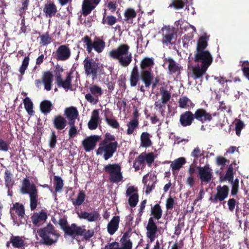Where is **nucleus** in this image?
<instances>
[{"mask_svg": "<svg viewBox=\"0 0 249 249\" xmlns=\"http://www.w3.org/2000/svg\"><path fill=\"white\" fill-rule=\"evenodd\" d=\"M195 61L197 65H192L191 62L188 64V77L194 79L201 77L204 75L213 61V57L208 51L195 52Z\"/></svg>", "mask_w": 249, "mask_h": 249, "instance_id": "1", "label": "nucleus"}, {"mask_svg": "<svg viewBox=\"0 0 249 249\" xmlns=\"http://www.w3.org/2000/svg\"><path fill=\"white\" fill-rule=\"evenodd\" d=\"M108 56L113 59L117 60L119 64L126 67L132 60V54L130 51V47L125 44H121L117 48L108 52Z\"/></svg>", "mask_w": 249, "mask_h": 249, "instance_id": "2", "label": "nucleus"}, {"mask_svg": "<svg viewBox=\"0 0 249 249\" xmlns=\"http://www.w3.org/2000/svg\"><path fill=\"white\" fill-rule=\"evenodd\" d=\"M37 233L41 237L43 243L47 245L55 243L59 236L52 224H48L44 228L39 230Z\"/></svg>", "mask_w": 249, "mask_h": 249, "instance_id": "3", "label": "nucleus"}, {"mask_svg": "<svg viewBox=\"0 0 249 249\" xmlns=\"http://www.w3.org/2000/svg\"><path fill=\"white\" fill-rule=\"evenodd\" d=\"M117 146V142H107L106 141H102L99 145L96 154L102 156L107 160L113 156Z\"/></svg>", "mask_w": 249, "mask_h": 249, "instance_id": "4", "label": "nucleus"}, {"mask_svg": "<svg viewBox=\"0 0 249 249\" xmlns=\"http://www.w3.org/2000/svg\"><path fill=\"white\" fill-rule=\"evenodd\" d=\"M22 194H29L30 198V208L35 210L37 206V190L34 184H30L28 179H24L21 188Z\"/></svg>", "mask_w": 249, "mask_h": 249, "instance_id": "5", "label": "nucleus"}, {"mask_svg": "<svg viewBox=\"0 0 249 249\" xmlns=\"http://www.w3.org/2000/svg\"><path fill=\"white\" fill-rule=\"evenodd\" d=\"M106 172L109 174L110 180L113 182H118L122 180L120 167L117 164H108L105 167Z\"/></svg>", "mask_w": 249, "mask_h": 249, "instance_id": "6", "label": "nucleus"}, {"mask_svg": "<svg viewBox=\"0 0 249 249\" xmlns=\"http://www.w3.org/2000/svg\"><path fill=\"white\" fill-rule=\"evenodd\" d=\"M216 194L212 196L209 199L212 202L214 203L224 200L227 198L229 194V188L227 186H218L216 187Z\"/></svg>", "mask_w": 249, "mask_h": 249, "instance_id": "7", "label": "nucleus"}, {"mask_svg": "<svg viewBox=\"0 0 249 249\" xmlns=\"http://www.w3.org/2000/svg\"><path fill=\"white\" fill-rule=\"evenodd\" d=\"M198 175L202 183L210 182L213 178L212 170L208 165L197 167Z\"/></svg>", "mask_w": 249, "mask_h": 249, "instance_id": "8", "label": "nucleus"}, {"mask_svg": "<svg viewBox=\"0 0 249 249\" xmlns=\"http://www.w3.org/2000/svg\"><path fill=\"white\" fill-rule=\"evenodd\" d=\"M84 69L87 75L94 77L97 72L98 65L93 60L86 58L84 61Z\"/></svg>", "mask_w": 249, "mask_h": 249, "instance_id": "9", "label": "nucleus"}, {"mask_svg": "<svg viewBox=\"0 0 249 249\" xmlns=\"http://www.w3.org/2000/svg\"><path fill=\"white\" fill-rule=\"evenodd\" d=\"M93 234L92 231H86L84 226L79 227L77 226L72 237L75 238L76 241L78 242L79 240L78 238L79 236L82 239H88L92 237Z\"/></svg>", "mask_w": 249, "mask_h": 249, "instance_id": "10", "label": "nucleus"}, {"mask_svg": "<svg viewBox=\"0 0 249 249\" xmlns=\"http://www.w3.org/2000/svg\"><path fill=\"white\" fill-rule=\"evenodd\" d=\"M101 123V119L99 116V110L98 109H94L91 113L90 119L88 122V128L90 130L96 129L98 125H100Z\"/></svg>", "mask_w": 249, "mask_h": 249, "instance_id": "11", "label": "nucleus"}, {"mask_svg": "<svg viewBox=\"0 0 249 249\" xmlns=\"http://www.w3.org/2000/svg\"><path fill=\"white\" fill-rule=\"evenodd\" d=\"M99 136L97 135L91 136L86 138L82 142L83 146L86 152L93 150L99 140Z\"/></svg>", "mask_w": 249, "mask_h": 249, "instance_id": "12", "label": "nucleus"}, {"mask_svg": "<svg viewBox=\"0 0 249 249\" xmlns=\"http://www.w3.org/2000/svg\"><path fill=\"white\" fill-rule=\"evenodd\" d=\"M164 64L167 66L169 73L170 74H174L178 75L180 74L181 67L172 59H166Z\"/></svg>", "mask_w": 249, "mask_h": 249, "instance_id": "13", "label": "nucleus"}, {"mask_svg": "<svg viewBox=\"0 0 249 249\" xmlns=\"http://www.w3.org/2000/svg\"><path fill=\"white\" fill-rule=\"evenodd\" d=\"M77 214L80 219H86L90 222L96 221L100 216L96 211H92L90 213L86 211H80L77 212Z\"/></svg>", "mask_w": 249, "mask_h": 249, "instance_id": "14", "label": "nucleus"}, {"mask_svg": "<svg viewBox=\"0 0 249 249\" xmlns=\"http://www.w3.org/2000/svg\"><path fill=\"white\" fill-rule=\"evenodd\" d=\"M161 32L163 36V44L168 45L171 43L175 35L174 29L169 26H164L162 28Z\"/></svg>", "mask_w": 249, "mask_h": 249, "instance_id": "15", "label": "nucleus"}, {"mask_svg": "<svg viewBox=\"0 0 249 249\" xmlns=\"http://www.w3.org/2000/svg\"><path fill=\"white\" fill-rule=\"evenodd\" d=\"M101 0H84L82 4L83 14L85 16L89 15L98 4Z\"/></svg>", "mask_w": 249, "mask_h": 249, "instance_id": "16", "label": "nucleus"}, {"mask_svg": "<svg viewBox=\"0 0 249 249\" xmlns=\"http://www.w3.org/2000/svg\"><path fill=\"white\" fill-rule=\"evenodd\" d=\"M146 229L147 237L150 239L151 241H153L156 237L157 226L154 222L153 217L149 218Z\"/></svg>", "mask_w": 249, "mask_h": 249, "instance_id": "17", "label": "nucleus"}, {"mask_svg": "<svg viewBox=\"0 0 249 249\" xmlns=\"http://www.w3.org/2000/svg\"><path fill=\"white\" fill-rule=\"evenodd\" d=\"M57 59L59 60H66L71 55V50L66 45H61L56 51Z\"/></svg>", "mask_w": 249, "mask_h": 249, "instance_id": "18", "label": "nucleus"}, {"mask_svg": "<svg viewBox=\"0 0 249 249\" xmlns=\"http://www.w3.org/2000/svg\"><path fill=\"white\" fill-rule=\"evenodd\" d=\"M195 115L191 112L186 111L180 115L179 122L183 126H189L192 124Z\"/></svg>", "mask_w": 249, "mask_h": 249, "instance_id": "19", "label": "nucleus"}, {"mask_svg": "<svg viewBox=\"0 0 249 249\" xmlns=\"http://www.w3.org/2000/svg\"><path fill=\"white\" fill-rule=\"evenodd\" d=\"M59 224L66 234L73 236L77 227L76 224H72L71 226H68L67 221L65 219H60Z\"/></svg>", "mask_w": 249, "mask_h": 249, "instance_id": "20", "label": "nucleus"}, {"mask_svg": "<svg viewBox=\"0 0 249 249\" xmlns=\"http://www.w3.org/2000/svg\"><path fill=\"white\" fill-rule=\"evenodd\" d=\"M47 218L46 213L43 210L38 213H36L31 217V220L33 224L36 226H39L40 223L44 221Z\"/></svg>", "mask_w": 249, "mask_h": 249, "instance_id": "21", "label": "nucleus"}, {"mask_svg": "<svg viewBox=\"0 0 249 249\" xmlns=\"http://www.w3.org/2000/svg\"><path fill=\"white\" fill-rule=\"evenodd\" d=\"M195 118L203 123L210 121L212 118L211 115L203 109H197L195 113Z\"/></svg>", "mask_w": 249, "mask_h": 249, "instance_id": "22", "label": "nucleus"}, {"mask_svg": "<svg viewBox=\"0 0 249 249\" xmlns=\"http://www.w3.org/2000/svg\"><path fill=\"white\" fill-rule=\"evenodd\" d=\"M42 80L44 86V89L48 91L52 89L53 81V76L52 74L49 71L44 72L42 78Z\"/></svg>", "mask_w": 249, "mask_h": 249, "instance_id": "23", "label": "nucleus"}, {"mask_svg": "<svg viewBox=\"0 0 249 249\" xmlns=\"http://www.w3.org/2000/svg\"><path fill=\"white\" fill-rule=\"evenodd\" d=\"M209 36L206 33L201 36L198 39L196 45V52L207 51L206 49L208 43L207 41L209 39Z\"/></svg>", "mask_w": 249, "mask_h": 249, "instance_id": "24", "label": "nucleus"}, {"mask_svg": "<svg viewBox=\"0 0 249 249\" xmlns=\"http://www.w3.org/2000/svg\"><path fill=\"white\" fill-rule=\"evenodd\" d=\"M53 124L56 129L62 130L66 127L67 121L63 117L57 115L54 117L53 120Z\"/></svg>", "mask_w": 249, "mask_h": 249, "instance_id": "25", "label": "nucleus"}, {"mask_svg": "<svg viewBox=\"0 0 249 249\" xmlns=\"http://www.w3.org/2000/svg\"><path fill=\"white\" fill-rule=\"evenodd\" d=\"M65 114L69 120V122L71 121L74 123L75 120L78 115V112L75 107H71L65 109Z\"/></svg>", "mask_w": 249, "mask_h": 249, "instance_id": "26", "label": "nucleus"}, {"mask_svg": "<svg viewBox=\"0 0 249 249\" xmlns=\"http://www.w3.org/2000/svg\"><path fill=\"white\" fill-rule=\"evenodd\" d=\"M186 161L184 157L178 158L172 161H170L171 163L170 167L172 171H178L180 170L183 165L185 164Z\"/></svg>", "mask_w": 249, "mask_h": 249, "instance_id": "27", "label": "nucleus"}, {"mask_svg": "<svg viewBox=\"0 0 249 249\" xmlns=\"http://www.w3.org/2000/svg\"><path fill=\"white\" fill-rule=\"evenodd\" d=\"M43 11L47 17H52L55 15L57 8L54 3L48 2L45 5Z\"/></svg>", "mask_w": 249, "mask_h": 249, "instance_id": "28", "label": "nucleus"}, {"mask_svg": "<svg viewBox=\"0 0 249 249\" xmlns=\"http://www.w3.org/2000/svg\"><path fill=\"white\" fill-rule=\"evenodd\" d=\"M119 217L114 216L107 225V231L111 234H113L118 228Z\"/></svg>", "mask_w": 249, "mask_h": 249, "instance_id": "29", "label": "nucleus"}, {"mask_svg": "<svg viewBox=\"0 0 249 249\" xmlns=\"http://www.w3.org/2000/svg\"><path fill=\"white\" fill-rule=\"evenodd\" d=\"M141 79L145 84L146 87H148L151 84L153 76L150 71L142 70L141 72Z\"/></svg>", "mask_w": 249, "mask_h": 249, "instance_id": "30", "label": "nucleus"}, {"mask_svg": "<svg viewBox=\"0 0 249 249\" xmlns=\"http://www.w3.org/2000/svg\"><path fill=\"white\" fill-rule=\"evenodd\" d=\"M92 49H94V50L98 53L103 52L105 47V42L99 39L96 38L92 44Z\"/></svg>", "mask_w": 249, "mask_h": 249, "instance_id": "31", "label": "nucleus"}, {"mask_svg": "<svg viewBox=\"0 0 249 249\" xmlns=\"http://www.w3.org/2000/svg\"><path fill=\"white\" fill-rule=\"evenodd\" d=\"M151 145L150 135L147 132H142L141 136V146L147 147Z\"/></svg>", "mask_w": 249, "mask_h": 249, "instance_id": "32", "label": "nucleus"}, {"mask_svg": "<svg viewBox=\"0 0 249 249\" xmlns=\"http://www.w3.org/2000/svg\"><path fill=\"white\" fill-rule=\"evenodd\" d=\"M139 80V75L137 67L136 66L133 69L130 77V85L132 87H135L137 85L138 81Z\"/></svg>", "mask_w": 249, "mask_h": 249, "instance_id": "33", "label": "nucleus"}, {"mask_svg": "<svg viewBox=\"0 0 249 249\" xmlns=\"http://www.w3.org/2000/svg\"><path fill=\"white\" fill-rule=\"evenodd\" d=\"M12 213L15 212L19 217L22 218L25 214L24 207L23 205L20 204L18 203H16L14 204L12 208Z\"/></svg>", "mask_w": 249, "mask_h": 249, "instance_id": "34", "label": "nucleus"}, {"mask_svg": "<svg viewBox=\"0 0 249 249\" xmlns=\"http://www.w3.org/2000/svg\"><path fill=\"white\" fill-rule=\"evenodd\" d=\"M10 242L15 248H20L23 246L24 240L22 237L12 236Z\"/></svg>", "mask_w": 249, "mask_h": 249, "instance_id": "35", "label": "nucleus"}, {"mask_svg": "<svg viewBox=\"0 0 249 249\" xmlns=\"http://www.w3.org/2000/svg\"><path fill=\"white\" fill-rule=\"evenodd\" d=\"M154 64V60L152 58L146 57L141 62V68L142 70H145L146 68L151 67Z\"/></svg>", "mask_w": 249, "mask_h": 249, "instance_id": "36", "label": "nucleus"}, {"mask_svg": "<svg viewBox=\"0 0 249 249\" xmlns=\"http://www.w3.org/2000/svg\"><path fill=\"white\" fill-rule=\"evenodd\" d=\"M178 104L179 107L182 108H187L193 106V104L191 100L186 96L182 97L179 99Z\"/></svg>", "mask_w": 249, "mask_h": 249, "instance_id": "37", "label": "nucleus"}, {"mask_svg": "<svg viewBox=\"0 0 249 249\" xmlns=\"http://www.w3.org/2000/svg\"><path fill=\"white\" fill-rule=\"evenodd\" d=\"M138 124L139 122L136 119H134L130 121L127 124V134L128 135L132 134L134 132L136 128L138 126Z\"/></svg>", "mask_w": 249, "mask_h": 249, "instance_id": "38", "label": "nucleus"}, {"mask_svg": "<svg viewBox=\"0 0 249 249\" xmlns=\"http://www.w3.org/2000/svg\"><path fill=\"white\" fill-rule=\"evenodd\" d=\"M151 174H147L143 177L142 182L147 186L145 191L146 194H149L153 189L154 183L153 182H151V183L150 182L147 183L149 179L151 178Z\"/></svg>", "mask_w": 249, "mask_h": 249, "instance_id": "39", "label": "nucleus"}, {"mask_svg": "<svg viewBox=\"0 0 249 249\" xmlns=\"http://www.w3.org/2000/svg\"><path fill=\"white\" fill-rule=\"evenodd\" d=\"M141 156L142 157L144 162L145 163V162H146L149 165H150L155 159L154 155L153 153H142L141 154Z\"/></svg>", "mask_w": 249, "mask_h": 249, "instance_id": "40", "label": "nucleus"}, {"mask_svg": "<svg viewBox=\"0 0 249 249\" xmlns=\"http://www.w3.org/2000/svg\"><path fill=\"white\" fill-rule=\"evenodd\" d=\"M151 213L155 218L157 220L160 219L162 214V210L160 205L158 204L155 205L151 209Z\"/></svg>", "mask_w": 249, "mask_h": 249, "instance_id": "41", "label": "nucleus"}, {"mask_svg": "<svg viewBox=\"0 0 249 249\" xmlns=\"http://www.w3.org/2000/svg\"><path fill=\"white\" fill-rule=\"evenodd\" d=\"M25 108L29 114L32 115L33 113V103L28 97H26L23 101Z\"/></svg>", "mask_w": 249, "mask_h": 249, "instance_id": "42", "label": "nucleus"}, {"mask_svg": "<svg viewBox=\"0 0 249 249\" xmlns=\"http://www.w3.org/2000/svg\"><path fill=\"white\" fill-rule=\"evenodd\" d=\"M166 102L159 99L157 101H156L155 103V107L157 110H158L161 114L163 113L166 108Z\"/></svg>", "mask_w": 249, "mask_h": 249, "instance_id": "43", "label": "nucleus"}, {"mask_svg": "<svg viewBox=\"0 0 249 249\" xmlns=\"http://www.w3.org/2000/svg\"><path fill=\"white\" fill-rule=\"evenodd\" d=\"M117 22V18L113 16H108L107 17L104 15L102 20V23L107 24L109 26L115 24Z\"/></svg>", "mask_w": 249, "mask_h": 249, "instance_id": "44", "label": "nucleus"}, {"mask_svg": "<svg viewBox=\"0 0 249 249\" xmlns=\"http://www.w3.org/2000/svg\"><path fill=\"white\" fill-rule=\"evenodd\" d=\"M55 190L56 192H60L63 187V181L61 178L58 176L54 178Z\"/></svg>", "mask_w": 249, "mask_h": 249, "instance_id": "45", "label": "nucleus"}, {"mask_svg": "<svg viewBox=\"0 0 249 249\" xmlns=\"http://www.w3.org/2000/svg\"><path fill=\"white\" fill-rule=\"evenodd\" d=\"M52 104L49 101H44L40 104V108L42 112L48 113L51 111Z\"/></svg>", "mask_w": 249, "mask_h": 249, "instance_id": "46", "label": "nucleus"}, {"mask_svg": "<svg viewBox=\"0 0 249 249\" xmlns=\"http://www.w3.org/2000/svg\"><path fill=\"white\" fill-rule=\"evenodd\" d=\"M145 163L144 162L142 157L141 155L136 159L135 161L133 163V167L136 171L139 170L140 168H142L144 166Z\"/></svg>", "mask_w": 249, "mask_h": 249, "instance_id": "47", "label": "nucleus"}, {"mask_svg": "<svg viewBox=\"0 0 249 249\" xmlns=\"http://www.w3.org/2000/svg\"><path fill=\"white\" fill-rule=\"evenodd\" d=\"M160 100L167 102L171 98V94L169 91L163 88L160 89Z\"/></svg>", "mask_w": 249, "mask_h": 249, "instance_id": "48", "label": "nucleus"}, {"mask_svg": "<svg viewBox=\"0 0 249 249\" xmlns=\"http://www.w3.org/2000/svg\"><path fill=\"white\" fill-rule=\"evenodd\" d=\"M4 178L6 186L8 188L11 187L14 183V181L12 179V174L8 170H6Z\"/></svg>", "mask_w": 249, "mask_h": 249, "instance_id": "49", "label": "nucleus"}, {"mask_svg": "<svg viewBox=\"0 0 249 249\" xmlns=\"http://www.w3.org/2000/svg\"><path fill=\"white\" fill-rule=\"evenodd\" d=\"M85 198V195L82 192H80L76 199L72 200L73 205L79 206L83 202Z\"/></svg>", "mask_w": 249, "mask_h": 249, "instance_id": "50", "label": "nucleus"}, {"mask_svg": "<svg viewBox=\"0 0 249 249\" xmlns=\"http://www.w3.org/2000/svg\"><path fill=\"white\" fill-rule=\"evenodd\" d=\"M90 92L94 96L98 97L102 94V90L101 88L96 86L93 85L89 87Z\"/></svg>", "mask_w": 249, "mask_h": 249, "instance_id": "51", "label": "nucleus"}, {"mask_svg": "<svg viewBox=\"0 0 249 249\" xmlns=\"http://www.w3.org/2000/svg\"><path fill=\"white\" fill-rule=\"evenodd\" d=\"M105 120L107 124L113 128L117 129L119 128V124L116 120L113 118L106 117Z\"/></svg>", "mask_w": 249, "mask_h": 249, "instance_id": "52", "label": "nucleus"}, {"mask_svg": "<svg viewBox=\"0 0 249 249\" xmlns=\"http://www.w3.org/2000/svg\"><path fill=\"white\" fill-rule=\"evenodd\" d=\"M126 195L128 197L138 196L137 187L134 186H129L127 189Z\"/></svg>", "mask_w": 249, "mask_h": 249, "instance_id": "53", "label": "nucleus"}, {"mask_svg": "<svg viewBox=\"0 0 249 249\" xmlns=\"http://www.w3.org/2000/svg\"><path fill=\"white\" fill-rule=\"evenodd\" d=\"M29 57H25L22 61V65L19 68V72L21 75L24 74L25 70L27 69L29 65Z\"/></svg>", "mask_w": 249, "mask_h": 249, "instance_id": "54", "label": "nucleus"}, {"mask_svg": "<svg viewBox=\"0 0 249 249\" xmlns=\"http://www.w3.org/2000/svg\"><path fill=\"white\" fill-rule=\"evenodd\" d=\"M29 57H25L22 61V65L19 68V72L21 75L24 74L25 70L27 69L29 65Z\"/></svg>", "mask_w": 249, "mask_h": 249, "instance_id": "55", "label": "nucleus"}, {"mask_svg": "<svg viewBox=\"0 0 249 249\" xmlns=\"http://www.w3.org/2000/svg\"><path fill=\"white\" fill-rule=\"evenodd\" d=\"M124 16L127 20L132 19L136 16L135 11L132 8L127 9L124 12Z\"/></svg>", "mask_w": 249, "mask_h": 249, "instance_id": "56", "label": "nucleus"}, {"mask_svg": "<svg viewBox=\"0 0 249 249\" xmlns=\"http://www.w3.org/2000/svg\"><path fill=\"white\" fill-rule=\"evenodd\" d=\"M241 66L244 75L249 80V62L244 61L242 62Z\"/></svg>", "mask_w": 249, "mask_h": 249, "instance_id": "57", "label": "nucleus"}, {"mask_svg": "<svg viewBox=\"0 0 249 249\" xmlns=\"http://www.w3.org/2000/svg\"><path fill=\"white\" fill-rule=\"evenodd\" d=\"M69 124L71 127L69 130V135L70 138H72L77 134V128L74 125V122L71 121V122H69Z\"/></svg>", "mask_w": 249, "mask_h": 249, "instance_id": "58", "label": "nucleus"}, {"mask_svg": "<svg viewBox=\"0 0 249 249\" xmlns=\"http://www.w3.org/2000/svg\"><path fill=\"white\" fill-rule=\"evenodd\" d=\"M86 100L90 103L95 105L98 101V98L95 96L92 95L90 93H88L85 95Z\"/></svg>", "mask_w": 249, "mask_h": 249, "instance_id": "59", "label": "nucleus"}, {"mask_svg": "<svg viewBox=\"0 0 249 249\" xmlns=\"http://www.w3.org/2000/svg\"><path fill=\"white\" fill-rule=\"evenodd\" d=\"M245 125L244 123L238 120L235 124V131L236 134L237 136H240L241 134V130L244 128Z\"/></svg>", "mask_w": 249, "mask_h": 249, "instance_id": "60", "label": "nucleus"}, {"mask_svg": "<svg viewBox=\"0 0 249 249\" xmlns=\"http://www.w3.org/2000/svg\"><path fill=\"white\" fill-rule=\"evenodd\" d=\"M184 3L181 0H174L171 4H170L169 7L173 6L175 9H178L183 8Z\"/></svg>", "mask_w": 249, "mask_h": 249, "instance_id": "61", "label": "nucleus"}, {"mask_svg": "<svg viewBox=\"0 0 249 249\" xmlns=\"http://www.w3.org/2000/svg\"><path fill=\"white\" fill-rule=\"evenodd\" d=\"M239 180L235 179L234 181H232V195H235L237 194L238 190Z\"/></svg>", "mask_w": 249, "mask_h": 249, "instance_id": "62", "label": "nucleus"}, {"mask_svg": "<svg viewBox=\"0 0 249 249\" xmlns=\"http://www.w3.org/2000/svg\"><path fill=\"white\" fill-rule=\"evenodd\" d=\"M84 42L87 46V50L88 52V53H91L92 51L91 46L93 42L91 41L90 39L88 36H86L84 37Z\"/></svg>", "mask_w": 249, "mask_h": 249, "instance_id": "63", "label": "nucleus"}, {"mask_svg": "<svg viewBox=\"0 0 249 249\" xmlns=\"http://www.w3.org/2000/svg\"><path fill=\"white\" fill-rule=\"evenodd\" d=\"M139 200V196H130L128 198V203L131 207H135L137 204Z\"/></svg>", "mask_w": 249, "mask_h": 249, "instance_id": "64", "label": "nucleus"}]
</instances>
